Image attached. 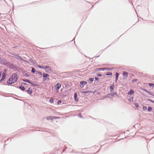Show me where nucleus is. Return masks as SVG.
Instances as JSON below:
<instances>
[{
	"instance_id": "obj_1",
	"label": "nucleus",
	"mask_w": 154,
	"mask_h": 154,
	"mask_svg": "<svg viewBox=\"0 0 154 154\" xmlns=\"http://www.w3.org/2000/svg\"><path fill=\"white\" fill-rule=\"evenodd\" d=\"M18 79L17 75L15 73L13 74L7 81L8 84H11L16 82Z\"/></svg>"
},
{
	"instance_id": "obj_29",
	"label": "nucleus",
	"mask_w": 154,
	"mask_h": 154,
	"mask_svg": "<svg viewBox=\"0 0 154 154\" xmlns=\"http://www.w3.org/2000/svg\"><path fill=\"white\" fill-rule=\"evenodd\" d=\"M82 92L83 93H87L88 92H87V91H82Z\"/></svg>"
},
{
	"instance_id": "obj_22",
	"label": "nucleus",
	"mask_w": 154,
	"mask_h": 154,
	"mask_svg": "<svg viewBox=\"0 0 154 154\" xmlns=\"http://www.w3.org/2000/svg\"><path fill=\"white\" fill-rule=\"evenodd\" d=\"M35 72V69L34 68H32V72L33 73H34Z\"/></svg>"
},
{
	"instance_id": "obj_6",
	"label": "nucleus",
	"mask_w": 154,
	"mask_h": 154,
	"mask_svg": "<svg viewBox=\"0 0 154 154\" xmlns=\"http://www.w3.org/2000/svg\"><path fill=\"white\" fill-rule=\"evenodd\" d=\"M27 91V92L28 93L30 94H31L32 92V89L30 88H29L28 89Z\"/></svg>"
},
{
	"instance_id": "obj_17",
	"label": "nucleus",
	"mask_w": 154,
	"mask_h": 154,
	"mask_svg": "<svg viewBox=\"0 0 154 154\" xmlns=\"http://www.w3.org/2000/svg\"><path fill=\"white\" fill-rule=\"evenodd\" d=\"M105 69H106L107 70H111V69L110 68H103L102 69V70H103Z\"/></svg>"
},
{
	"instance_id": "obj_14",
	"label": "nucleus",
	"mask_w": 154,
	"mask_h": 154,
	"mask_svg": "<svg viewBox=\"0 0 154 154\" xmlns=\"http://www.w3.org/2000/svg\"><path fill=\"white\" fill-rule=\"evenodd\" d=\"M53 117L51 116H49L47 117V119L48 120H52L53 119Z\"/></svg>"
},
{
	"instance_id": "obj_33",
	"label": "nucleus",
	"mask_w": 154,
	"mask_h": 154,
	"mask_svg": "<svg viewBox=\"0 0 154 154\" xmlns=\"http://www.w3.org/2000/svg\"><path fill=\"white\" fill-rule=\"evenodd\" d=\"M151 102H152V103H154V101L151 100Z\"/></svg>"
},
{
	"instance_id": "obj_21",
	"label": "nucleus",
	"mask_w": 154,
	"mask_h": 154,
	"mask_svg": "<svg viewBox=\"0 0 154 154\" xmlns=\"http://www.w3.org/2000/svg\"><path fill=\"white\" fill-rule=\"evenodd\" d=\"M152 109V108L151 107H149L148 108V110L149 111H151Z\"/></svg>"
},
{
	"instance_id": "obj_31",
	"label": "nucleus",
	"mask_w": 154,
	"mask_h": 154,
	"mask_svg": "<svg viewBox=\"0 0 154 154\" xmlns=\"http://www.w3.org/2000/svg\"><path fill=\"white\" fill-rule=\"evenodd\" d=\"M79 115L81 117H82V116L81 115V114L80 113L79 114Z\"/></svg>"
},
{
	"instance_id": "obj_23",
	"label": "nucleus",
	"mask_w": 154,
	"mask_h": 154,
	"mask_svg": "<svg viewBox=\"0 0 154 154\" xmlns=\"http://www.w3.org/2000/svg\"><path fill=\"white\" fill-rule=\"evenodd\" d=\"M134 105L137 107V108H138V104L137 103H134Z\"/></svg>"
},
{
	"instance_id": "obj_36",
	"label": "nucleus",
	"mask_w": 154,
	"mask_h": 154,
	"mask_svg": "<svg viewBox=\"0 0 154 154\" xmlns=\"http://www.w3.org/2000/svg\"><path fill=\"white\" fill-rule=\"evenodd\" d=\"M19 57L20 58H21V57Z\"/></svg>"
},
{
	"instance_id": "obj_28",
	"label": "nucleus",
	"mask_w": 154,
	"mask_h": 154,
	"mask_svg": "<svg viewBox=\"0 0 154 154\" xmlns=\"http://www.w3.org/2000/svg\"><path fill=\"white\" fill-rule=\"evenodd\" d=\"M143 109H146V107L144 106L143 107Z\"/></svg>"
},
{
	"instance_id": "obj_26",
	"label": "nucleus",
	"mask_w": 154,
	"mask_h": 154,
	"mask_svg": "<svg viewBox=\"0 0 154 154\" xmlns=\"http://www.w3.org/2000/svg\"><path fill=\"white\" fill-rule=\"evenodd\" d=\"M61 103V101L60 100H59L57 102V104H59Z\"/></svg>"
},
{
	"instance_id": "obj_13",
	"label": "nucleus",
	"mask_w": 154,
	"mask_h": 154,
	"mask_svg": "<svg viewBox=\"0 0 154 154\" xmlns=\"http://www.w3.org/2000/svg\"><path fill=\"white\" fill-rule=\"evenodd\" d=\"M133 100V97H131L128 99V100L129 102H132Z\"/></svg>"
},
{
	"instance_id": "obj_11",
	"label": "nucleus",
	"mask_w": 154,
	"mask_h": 154,
	"mask_svg": "<svg viewBox=\"0 0 154 154\" xmlns=\"http://www.w3.org/2000/svg\"><path fill=\"white\" fill-rule=\"evenodd\" d=\"M77 96L76 93H75L74 94V99L75 100L77 101L78 100L77 99Z\"/></svg>"
},
{
	"instance_id": "obj_24",
	"label": "nucleus",
	"mask_w": 154,
	"mask_h": 154,
	"mask_svg": "<svg viewBox=\"0 0 154 154\" xmlns=\"http://www.w3.org/2000/svg\"><path fill=\"white\" fill-rule=\"evenodd\" d=\"M89 80L90 81H91V82H92L93 81V80H94V79L93 78H90L89 79Z\"/></svg>"
},
{
	"instance_id": "obj_15",
	"label": "nucleus",
	"mask_w": 154,
	"mask_h": 154,
	"mask_svg": "<svg viewBox=\"0 0 154 154\" xmlns=\"http://www.w3.org/2000/svg\"><path fill=\"white\" fill-rule=\"evenodd\" d=\"M119 76V74L118 73L116 72V81L118 80V77Z\"/></svg>"
},
{
	"instance_id": "obj_3",
	"label": "nucleus",
	"mask_w": 154,
	"mask_h": 154,
	"mask_svg": "<svg viewBox=\"0 0 154 154\" xmlns=\"http://www.w3.org/2000/svg\"><path fill=\"white\" fill-rule=\"evenodd\" d=\"M44 69H45V71L49 73L50 72H51L52 71V70L50 67L49 66H45L44 67Z\"/></svg>"
},
{
	"instance_id": "obj_19",
	"label": "nucleus",
	"mask_w": 154,
	"mask_h": 154,
	"mask_svg": "<svg viewBox=\"0 0 154 154\" xmlns=\"http://www.w3.org/2000/svg\"><path fill=\"white\" fill-rule=\"evenodd\" d=\"M37 67L39 68H40V69H44V67H43V66H41L39 65H37Z\"/></svg>"
},
{
	"instance_id": "obj_10",
	"label": "nucleus",
	"mask_w": 154,
	"mask_h": 154,
	"mask_svg": "<svg viewBox=\"0 0 154 154\" xmlns=\"http://www.w3.org/2000/svg\"><path fill=\"white\" fill-rule=\"evenodd\" d=\"M23 82H27L29 83L30 84H32V83L29 80H27V79H23Z\"/></svg>"
},
{
	"instance_id": "obj_8",
	"label": "nucleus",
	"mask_w": 154,
	"mask_h": 154,
	"mask_svg": "<svg viewBox=\"0 0 154 154\" xmlns=\"http://www.w3.org/2000/svg\"><path fill=\"white\" fill-rule=\"evenodd\" d=\"M114 85L113 84L111 85L109 87V90L111 91H112L114 90Z\"/></svg>"
},
{
	"instance_id": "obj_2",
	"label": "nucleus",
	"mask_w": 154,
	"mask_h": 154,
	"mask_svg": "<svg viewBox=\"0 0 154 154\" xmlns=\"http://www.w3.org/2000/svg\"><path fill=\"white\" fill-rule=\"evenodd\" d=\"M61 86L60 83H58L55 86V88L57 92H58L59 89L60 88Z\"/></svg>"
},
{
	"instance_id": "obj_27",
	"label": "nucleus",
	"mask_w": 154,
	"mask_h": 154,
	"mask_svg": "<svg viewBox=\"0 0 154 154\" xmlns=\"http://www.w3.org/2000/svg\"><path fill=\"white\" fill-rule=\"evenodd\" d=\"M95 79L97 81H98L99 80V79H98V78H97V77H96L95 78Z\"/></svg>"
},
{
	"instance_id": "obj_35",
	"label": "nucleus",
	"mask_w": 154,
	"mask_h": 154,
	"mask_svg": "<svg viewBox=\"0 0 154 154\" xmlns=\"http://www.w3.org/2000/svg\"><path fill=\"white\" fill-rule=\"evenodd\" d=\"M99 75V76H101V75Z\"/></svg>"
},
{
	"instance_id": "obj_18",
	"label": "nucleus",
	"mask_w": 154,
	"mask_h": 154,
	"mask_svg": "<svg viewBox=\"0 0 154 154\" xmlns=\"http://www.w3.org/2000/svg\"><path fill=\"white\" fill-rule=\"evenodd\" d=\"M49 102L51 103H54V100L52 98H51L49 100Z\"/></svg>"
},
{
	"instance_id": "obj_20",
	"label": "nucleus",
	"mask_w": 154,
	"mask_h": 154,
	"mask_svg": "<svg viewBox=\"0 0 154 154\" xmlns=\"http://www.w3.org/2000/svg\"><path fill=\"white\" fill-rule=\"evenodd\" d=\"M112 75V73L110 72H107L106 73V75Z\"/></svg>"
},
{
	"instance_id": "obj_9",
	"label": "nucleus",
	"mask_w": 154,
	"mask_h": 154,
	"mask_svg": "<svg viewBox=\"0 0 154 154\" xmlns=\"http://www.w3.org/2000/svg\"><path fill=\"white\" fill-rule=\"evenodd\" d=\"M123 74L124 76L127 77L128 76V73L126 72H124Z\"/></svg>"
},
{
	"instance_id": "obj_5",
	"label": "nucleus",
	"mask_w": 154,
	"mask_h": 154,
	"mask_svg": "<svg viewBox=\"0 0 154 154\" xmlns=\"http://www.w3.org/2000/svg\"><path fill=\"white\" fill-rule=\"evenodd\" d=\"M87 83V82L85 81H82L80 82V86L81 87H83Z\"/></svg>"
},
{
	"instance_id": "obj_34",
	"label": "nucleus",
	"mask_w": 154,
	"mask_h": 154,
	"mask_svg": "<svg viewBox=\"0 0 154 154\" xmlns=\"http://www.w3.org/2000/svg\"><path fill=\"white\" fill-rule=\"evenodd\" d=\"M109 95V94L107 95V96L108 97V96Z\"/></svg>"
},
{
	"instance_id": "obj_4",
	"label": "nucleus",
	"mask_w": 154,
	"mask_h": 154,
	"mask_svg": "<svg viewBox=\"0 0 154 154\" xmlns=\"http://www.w3.org/2000/svg\"><path fill=\"white\" fill-rule=\"evenodd\" d=\"M6 74L5 73H3L2 74V75L1 79L0 80V82H2L6 78Z\"/></svg>"
},
{
	"instance_id": "obj_12",
	"label": "nucleus",
	"mask_w": 154,
	"mask_h": 154,
	"mask_svg": "<svg viewBox=\"0 0 154 154\" xmlns=\"http://www.w3.org/2000/svg\"><path fill=\"white\" fill-rule=\"evenodd\" d=\"M49 75L47 74L44 73L43 74V76L44 78H46L48 76H49Z\"/></svg>"
},
{
	"instance_id": "obj_25",
	"label": "nucleus",
	"mask_w": 154,
	"mask_h": 154,
	"mask_svg": "<svg viewBox=\"0 0 154 154\" xmlns=\"http://www.w3.org/2000/svg\"><path fill=\"white\" fill-rule=\"evenodd\" d=\"M148 85L150 86H154V85L153 84L150 83H149Z\"/></svg>"
},
{
	"instance_id": "obj_30",
	"label": "nucleus",
	"mask_w": 154,
	"mask_h": 154,
	"mask_svg": "<svg viewBox=\"0 0 154 154\" xmlns=\"http://www.w3.org/2000/svg\"><path fill=\"white\" fill-rule=\"evenodd\" d=\"M38 74H41V75H42V73H41V72H38Z\"/></svg>"
},
{
	"instance_id": "obj_7",
	"label": "nucleus",
	"mask_w": 154,
	"mask_h": 154,
	"mask_svg": "<svg viewBox=\"0 0 154 154\" xmlns=\"http://www.w3.org/2000/svg\"><path fill=\"white\" fill-rule=\"evenodd\" d=\"M134 91L132 89L130 90L128 93V95H132L134 93Z\"/></svg>"
},
{
	"instance_id": "obj_32",
	"label": "nucleus",
	"mask_w": 154,
	"mask_h": 154,
	"mask_svg": "<svg viewBox=\"0 0 154 154\" xmlns=\"http://www.w3.org/2000/svg\"><path fill=\"white\" fill-rule=\"evenodd\" d=\"M137 81V80L136 79V80H133L132 81H133V82H134V81Z\"/></svg>"
},
{
	"instance_id": "obj_16",
	"label": "nucleus",
	"mask_w": 154,
	"mask_h": 154,
	"mask_svg": "<svg viewBox=\"0 0 154 154\" xmlns=\"http://www.w3.org/2000/svg\"><path fill=\"white\" fill-rule=\"evenodd\" d=\"M20 88L22 91H24L25 89V88L23 86H20L19 87Z\"/></svg>"
}]
</instances>
